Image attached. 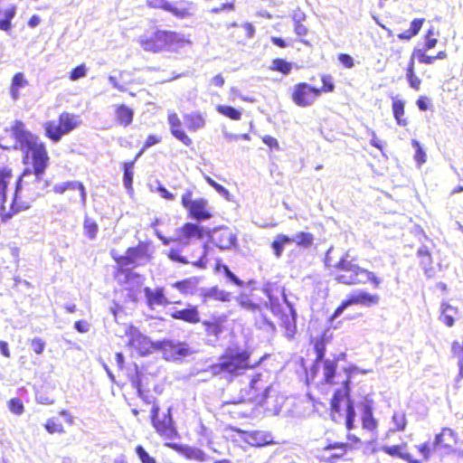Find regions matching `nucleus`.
Instances as JSON below:
<instances>
[{"mask_svg":"<svg viewBox=\"0 0 463 463\" xmlns=\"http://www.w3.org/2000/svg\"><path fill=\"white\" fill-rule=\"evenodd\" d=\"M10 132L16 147L22 152V161L31 169H25L22 178L26 181L25 189L30 195L43 196L49 191L51 182L43 178L50 165V156L44 142L31 132L22 120H14Z\"/></svg>","mask_w":463,"mask_h":463,"instance_id":"f257e3e1","label":"nucleus"},{"mask_svg":"<svg viewBox=\"0 0 463 463\" xmlns=\"http://www.w3.org/2000/svg\"><path fill=\"white\" fill-rule=\"evenodd\" d=\"M323 378L322 383L331 386L340 385L335 389L330 400V417L335 422L345 420L347 430L354 428L355 410L354 402L351 400V368H344L337 371L336 359H326L322 362Z\"/></svg>","mask_w":463,"mask_h":463,"instance_id":"f03ea898","label":"nucleus"},{"mask_svg":"<svg viewBox=\"0 0 463 463\" xmlns=\"http://www.w3.org/2000/svg\"><path fill=\"white\" fill-rule=\"evenodd\" d=\"M325 262L330 269V275L338 283L346 286L369 283L373 288H379L382 285L383 279L373 271L360 267L348 251L345 252L335 264L330 265L327 257Z\"/></svg>","mask_w":463,"mask_h":463,"instance_id":"7ed1b4c3","label":"nucleus"},{"mask_svg":"<svg viewBox=\"0 0 463 463\" xmlns=\"http://www.w3.org/2000/svg\"><path fill=\"white\" fill-rule=\"evenodd\" d=\"M261 356L258 361L251 362V352L241 347H227L220 355L218 362L211 365V372L215 376L233 379L248 370L258 367L266 358Z\"/></svg>","mask_w":463,"mask_h":463,"instance_id":"20e7f679","label":"nucleus"},{"mask_svg":"<svg viewBox=\"0 0 463 463\" xmlns=\"http://www.w3.org/2000/svg\"><path fill=\"white\" fill-rule=\"evenodd\" d=\"M110 255L118 266L116 275L123 274L125 283L134 281L142 284L143 277L139 273L125 268H137L149 263L153 260L154 250L150 241H139L136 246L128 247L124 255H119L115 250H111Z\"/></svg>","mask_w":463,"mask_h":463,"instance_id":"39448f33","label":"nucleus"},{"mask_svg":"<svg viewBox=\"0 0 463 463\" xmlns=\"http://www.w3.org/2000/svg\"><path fill=\"white\" fill-rule=\"evenodd\" d=\"M170 317L175 320H181L187 324L196 325L202 324L204 335L207 337L218 340L222 334L227 330V316L213 315L209 318L201 320L200 311L197 306L188 304L186 307L183 309H175L170 313Z\"/></svg>","mask_w":463,"mask_h":463,"instance_id":"423d86ee","label":"nucleus"},{"mask_svg":"<svg viewBox=\"0 0 463 463\" xmlns=\"http://www.w3.org/2000/svg\"><path fill=\"white\" fill-rule=\"evenodd\" d=\"M271 385L260 373H255L246 388L241 390V395L238 399H232L223 402L222 408H228L231 405L241 403H254L256 406H264L268 402Z\"/></svg>","mask_w":463,"mask_h":463,"instance_id":"0eeeda50","label":"nucleus"},{"mask_svg":"<svg viewBox=\"0 0 463 463\" xmlns=\"http://www.w3.org/2000/svg\"><path fill=\"white\" fill-rule=\"evenodd\" d=\"M320 81L322 83L320 88L311 86L307 82L295 84L290 95L292 101L298 107L306 108L311 106L321 94L335 91V85L332 75L321 74Z\"/></svg>","mask_w":463,"mask_h":463,"instance_id":"6e6552de","label":"nucleus"},{"mask_svg":"<svg viewBox=\"0 0 463 463\" xmlns=\"http://www.w3.org/2000/svg\"><path fill=\"white\" fill-rule=\"evenodd\" d=\"M81 121L79 115L69 111H62L57 119H50L43 124L44 137L51 142L59 143L63 137L80 127Z\"/></svg>","mask_w":463,"mask_h":463,"instance_id":"1a4fd4ad","label":"nucleus"},{"mask_svg":"<svg viewBox=\"0 0 463 463\" xmlns=\"http://www.w3.org/2000/svg\"><path fill=\"white\" fill-rule=\"evenodd\" d=\"M140 47L147 52L158 53L169 51L181 43L179 33L169 30H156L142 35L138 40Z\"/></svg>","mask_w":463,"mask_h":463,"instance_id":"9d476101","label":"nucleus"},{"mask_svg":"<svg viewBox=\"0 0 463 463\" xmlns=\"http://www.w3.org/2000/svg\"><path fill=\"white\" fill-rule=\"evenodd\" d=\"M269 299V309L279 318V326L284 329L287 338H294L297 333L296 312L293 307L284 298L282 302L275 301L270 296L269 289H265Z\"/></svg>","mask_w":463,"mask_h":463,"instance_id":"9b49d317","label":"nucleus"},{"mask_svg":"<svg viewBox=\"0 0 463 463\" xmlns=\"http://www.w3.org/2000/svg\"><path fill=\"white\" fill-rule=\"evenodd\" d=\"M160 407L154 402L150 412V420L156 434L165 442L180 439V434L173 420L171 410L168 409L165 413L159 414Z\"/></svg>","mask_w":463,"mask_h":463,"instance_id":"f8f14e48","label":"nucleus"},{"mask_svg":"<svg viewBox=\"0 0 463 463\" xmlns=\"http://www.w3.org/2000/svg\"><path fill=\"white\" fill-rule=\"evenodd\" d=\"M156 235L164 245L177 242L183 246H187L193 240L203 239L205 232L203 226L194 222H185L176 229L175 237H165L159 231H156Z\"/></svg>","mask_w":463,"mask_h":463,"instance_id":"ddd939ff","label":"nucleus"},{"mask_svg":"<svg viewBox=\"0 0 463 463\" xmlns=\"http://www.w3.org/2000/svg\"><path fill=\"white\" fill-rule=\"evenodd\" d=\"M25 184L26 181L24 180V178L19 177L17 179L14 196L11 203L10 210L5 211L4 207L1 209L0 216L2 222H6L14 214L28 210L31 205V202L39 197L30 195V194L26 192Z\"/></svg>","mask_w":463,"mask_h":463,"instance_id":"4468645a","label":"nucleus"},{"mask_svg":"<svg viewBox=\"0 0 463 463\" xmlns=\"http://www.w3.org/2000/svg\"><path fill=\"white\" fill-rule=\"evenodd\" d=\"M183 207L187 211L189 217L196 221H205L213 217L209 203L205 198H194L192 190H186L181 198Z\"/></svg>","mask_w":463,"mask_h":463,"instance_id":"2eb2a0df","label":"nucleus"},{"mask_svg":"<svg viewBox=\"0 0 463 463\" xmlns=\"http://www.w3.org/2000/svg\"><path fill=\"white\" fill-rule=\"evenodd\" d=\"M459 443L458 432L449 427H443L435 434L433 439V450L441 456H449L456 452Z\"/></svg>","mask_w":463,"mask_h":463,"instance_id":"dca6fc26","label":"nucleus"},{"mask_svg":"<svg viewBox=\"0 0 463 463\" xmlns=\"http://www.w3.org/2000/svg\"><path fill=\"white\" fill-rule=\"evenodd\" d=\"M380 302V297L377 294H371L369 292L361 290L349 294L341 304L335 309L333 314L329 317V321L333 322L337 318L345 308L354 305H361L365 307H371L378 305Z\"/></svg>","mask_w":463,"mask_h":463,"instance_id":"f3484780","label":"nucleus"},{"mask_svg":"<svg viewBox=\"0 0 463 463\" xmlns=\"http://www.w3.org/2000/svg\"><path fill=\"white\" fill-rule=\"evenodd\" d=\"M126 335L128 337V346L139 356H146L157 348L147 336L141 334L134 326H129Z\"/></svg>","mask_w":463,"mask_h":463,"instance_id":"a211bd4d","label":"nucleus"},{"mask_svg":"<svg viewBox=\"0 0 463 463\" xmlns=\"http://www.w3.org/2000/svg\"><path fill=\"white\" fill-rule=\"evenodd\" d=\"M346 445L343 442L329 441L323 448L317 449L316 458L321 463H338L345 460L348 453Z\"/></svg>","mask_w":463,"mask_h":463,"instance_id":"6ab92c4d","label":"nucleus"},{"mask_svg":"<svg viewBox=\"0 0 463 463\" xmlns=\"http://www.w3.org/2000/svg\"><path fill=\"white\" fill-rule=\"evenodd\" d=\"M234 430L241 435L243 442L253 448H262L278 443L269 431L261 430L248 431L241 429H235Z\"/></svg>","mask_w":463,"mask_h":463,"instance_id":"aec40b11","label":"nucleus"},{"mask_svg":"<svg viewBox=\"0 0 463 463\" xmlns=\"http://www.w3.org/2000/svg\"><path fill=\"white\" fill-rule=\"evenodd\" d=\"M74 423V417L67 410L60 411L57 415L49 418L44 429L49 434H64L66 426H71Z\"/></svg>","mask_w":463,"mask_h":463,"instance_id":"412c9836","label":"nucleus"},{"mask_svg":"<svg viewBox=\"0 0 463 463\" xmlns=\"http://www.w3.org/2000/svg\"><path fill=\"white\" fill-rule=\"evenodd\" d=\"M210 241L220 250H225L236 246L237 238L230 228L221 226L213 230Z\"/></svg>","mask_w":463,"mask_h":463,"instance_id":"4be33fe9","label":"nucleus"},{"mask_svg":"<svg viewBox=\"0 0 463 463\" xmlns=\"http://www.w3.org/2000/svg\"><path fill=\"white\" fill-rule=\"evenodd\" d=\"M165 12L172 14L175 18L184 20L194 16V4L192 1L180 0L176 5L164 0L158 6Z\"/></svg>","mask_w":463,"mask_h":463,"instance_id":"5701e85b","label":"nucleus"},{"mask_svg":"<svg viewBox=\"0 0 463 463\" xmlns=\"http://www.w3.org/2000/svg\"><path fill=\"white\" fill-rule=\"evenodd\" d=\"M167 122L170 128V132L175 138H176L178 141H180L183 145H184L187 147L193 146V140L184 131L182 120L180 119L176 112H168Z\"/></svg>","mask_w":463,"mask_h":463,"instance_id":"b1692460","label":"nucleus"},{"mask_svg":"<svg viewBox=\"0 0 463 463\" xmlns=\"http://www.w3.org/2000/svg\"><path fill=\"white\" fill-rule=\"evenodd\" d=\"M165 446L175 450L185 459L196 462H206L209 456L201 449L186 445H179L174 442H165Z\"/></svg>","mask_w":463,"mask_h":463,"instance_id":"393cba45","label":"nucleus"},{"mask_svg":"<svg viewBox=\"0 0 463 463\" xmlns=\"http://www.w3.org/2000/svg\"><path fill=\"white\" fill-rule=\"evenodd\" d=\"M144 293L146 297V306L153 309L156 306L166 307L170 304L180 305L181 301H170L165 293V288L163 287H157L155 289H151L150 288H145Z\"/></svg>","mask_w":463,"mask_h":463,"instance_id":"a878e982","label":"nucleus"},{"mask_svg":"<svg viewBox=\"0 0 463 463\" xmlns=\"http://www.w3.org/2000/svg\"><path fill=\"white\" fill-rule=\"evenodd\" d=\"M333 335L329 329H325L316 337H311L309 344L313 346L316 353L315 363L323 362L326 355V345L332 342Z\"/></svg>","mask_w":463,"mask_h":463,"instance_id":"bb28decb","label":"nucleus"},{"mask_svg":"<svg viewBox=\"0 0 463 463\" xmlns=\"http://www.w3.org/2000/svg\"><path fill=\"white\" fill-rule=\"evenodd\" d=\"M291 18L294 24V33L299 37V42L307 46H310V42L304 38L309 32L307 26L304 24L307 19L306 14L300 8H297L294 10Z\"/></svg>","mask_w":463,"mask_h":463,"instance_id":"cd10ccee","label":"nucleus"},{"mask_svg":"<svg viewBox=\"0 0 463 463\" xmlns=\"http://www.w3.org/2000/svg\"><path fill=\"white\" fill-rule=\"evenodd\" d=\"M166 256L169 260H171L174 262H177L184 265L191 263L187 257L183 254L182 250L178 248L170 249L167 251ZM207 263L208 260L206 257V253L202 255L196 261H192V265L201 269L206 268Z\"/></svg>","mask_w":463,"mask_h":463,"instance_id":"c85d7f7f","label":"nucleus"},{"mask_svg":"<svg viewBox=\"0 0 463 463\" xmlns=\"http://www.w3.org/2000/svg\"><path fill=\"white\" fill-rule=\"evenodd\" d=\"M407 444L384 446L382 450L391 457H397L407 463H422L421 460L414 458L411 453L406 451Z\"/></svg>","mask_w":463,"mask_h":463,"instance_id":"c756f323","label":"nucleus"},{"mask_svg":"<svg viewBox=\"0 0 463 463\" xmlns=\"http://www.w3.org/2000/svg\"><path fill=\"white\" fill-rule=\"evenodd\" d=\"M50 191H51V189L49 188L48 193ZM52 191L55 194H63L67 191H78L81 202L85 203V201H86L87 194H86L85 187L82 184V183H80V182L69 181V182H65V183L57 184L52 186Z\"/></svg>","mask_w":463,"mask_h":463,"instance_id":"7c9ffc66","label":"nucleus"},{"mask_svg":"<svg viewBox=\"0 0 463 463\" xmlns=\"http://www.w3.org/2000/svg\"><path fill=\"white\" fill-rule=\"evenodd\" d=\"M5 156L0 154V197L2 201H5L6 198L7 186L13 178V171L11 167L5 164Z\"/></svg>","mask_w":463,"mask_h":463,"instance_id":"2f4dec72","label":"nucleus"},{"mask_svg":"<svg viewBox=\"0 0 463 463\" xmlns=\"http://www.w3.org/2000/svg\"><path fill=\"white\" fill-rule=\"evenodd\" d=\"M115 121L119 126L127 128L130 126L134 119V109L126 104L115 106Z\"/></svg>","mask_w":463,"mask_h":463,"instance_id":"473e14b6","label":"nucleus"},{"mask_svg":"<svg viewBox=\"0 0 463 463\" xmlns=\"http://www.w3.org/2000/svg\"><path fill=\"white\" fill-rule=\"evenodd\" d=\"M361 420L364 430L371 432H374L377 430L378 421L373 417V406L370 402H366L363 404Z\"/></svg>","mask_w":463,"mask_h":463,"instance_id":"72a5a7b5","label":"nucleus"},{"mask_svg":"<svg viewBox=\"0 0 463 463\" xmlns=\"http://www.w3.org/2000/svg\"><path fill=\"white\" fill-rule=\"evenodd\" d=\"M162 348L165 352H170L172 358H177L180 356H186L191 354V351L185 343H173L170 341L164 342Z\"/></svg>","mask_w":463,"mask_h":463,"instance_id":"f704fd0d","label":"nucleus"},{"mask_svg":"<svg viewBox=\"0 0 463 463\" xmlns=\"http://www.w3.org/2000/svg\"><path fill=\"white\" fill-rule=\"evenodd\" d=\"M424 49H415L411 59H417L420 63L432 64L436 60H444L448 57L446 51H439L435 56L426 54Z\"/></svg>","mask_w":463,"mask_h":463,"instance_id":"c9c22d12","label":"nucleus"},{"mask_svg":"<svg viewBox=\"0 0 463 463\" xmlns=\"http://www.w3.org/2000/svg\"><path fill=\"white\" fill-rule=\"evenodd\" d=\"M29 85L28 80L23 72H16L11 80L10 84V96L14 100L20 97L19 90Z\"/></svg>","mask_w":463,"mask_h":463,"instance_id":"e433bc0d","label":"nucleus"},{"mask_svg":"<svg viewBox=\"0 0 463 463\" xmlns=\"http://www.w3.org/2000/svg\"><path fill=\"white\" fill-rule=\"evenodd\" d=\"M392 111L397 125L406 127L408 119L405 118V102L402 99H392Z\"/></svg>","mask_w":463,"mask_h":463,"instance_id":"4c0bfd02","label":"nucleus"},{"mask_svg":"<svg viewBox=\"0 0 463 463\" xmlns=\"http://www.w3.org/2000/svg\"><path fill=\"white\" fill-rule=\"evenodd\" d=\"M184 122L189 131L195 132L205 126V118L200 112H193L184 116Z\"/></svg>","mask_w":463,"mask_h":463,"instance_id":"58836bf2","label":"nucleus"},{"mask_svg":"<svg viewBox=\"0 0 463 463\" xmlns=\"http://www.w3.org/2000/svg\"><path fill=\"white\" fill-rule=\"evenodd\" d=\"M292 242L293 240L288 235L283 233L277 234L270 243L274 256L279 259L284 252L285 246Z\"/></svg>","mask_w":463,"mask_h":463,"instance_id":"ea45409f","label":"nucleus"},{"mask_svg":"<svg viewBox=\"0 0 463 463\" xmlns=\"http://www.w3.org/2000/svg\"><path fill=\"white\" fill-rule=\"evenodd\" d=\"M425 23L424 18H415L411 21L410 28L406 31H403L398 33L397 37L400 40L409 41L414 36H416L420 31L421 30L423 24Z\"/></svg>","mask_w":463,"mask_h":463,"instance_id":"a19ab883","label":"nucleus"},{"mask_svg":"<svg viewBox=\"0 0 463 463\" xmlns=\"http://www.w3.org/2000/svg\"><path fill=\"white\" fill-rule=\"evenodd\" d=\"M239 306L250 311L251 314L254 311H260V309H269V301L264 303H255L248 296L241 295L238 299Z\"/></svg>","mask_w":463,"mask_h":463,"instance_id":"79ce46f5","label":"nucleus"},{"mask_svg":"<svg viewBox=\"0 0 463 463\" xmlns=\"http://www.w3.org/2000/svg\"><path fill=\"white\" fill-rule=\"evenodd\" d=\"M266 309H260V311H254L252 320L256 327L260 329H275L274 324L268 318L265 314Z\"/></svg>","mask_w":463,"mask_h":463,"instance_id":"37998d69","label":"nucleus"},{"mask_svg":"<svg viewBox=\"0 0 463 463\" xmlns=\"http://www.w3.org/2000/svg\"><path fill=\"white\" fill-rule=\"evenodd\" d=\"M293 242L299 248L308 249L314 245L315 237L308 232H298L291 237Z\"/></svg>","mask_w":463,"mask_h":463,"instance_id":"c03bdc74","label":"nucleus"},{"mask_svg":"<svg viewBox=\"0 0 463 463\" xmlns=\"http://www.w3.org/2000/svg\"><path fill=\"white\" fill-rule=\"evenodd\" d=\"M203 298L204 300L213 299L221 302H228L231 299V294L227 291L220 289L217 286H215L207 289L203 294Z\"/></svg>","mask_w":463,"mask_h":463,"instance_id":"a18cd8bd","label":"nucleus"},{"mask_svg":"<svg viewBox=\"0 0 463 463\" xmlns=\"http://www.w3.org/2000/svg\"><path fill=\"white\" fill-rule=\"evenodd\" d=\"M197 279L195 278H188L175 281L172 287L179 290L184 295L193 294L195 291Z\"/></svg>","mask_w":463,"mask_h":463,"instance_id":"49530a36","label":"nucleus"},{"mask_svg":"<svg viewBox=\"0 0 463 463\" xmlns=\"http://www.w3.org/2000/svg\"><path fill=\"white\" fill-rule=\"evenodd\" d=\"M417 256L419 258L420 265L425 272H429L432 269L433 260L430 250L427 246H421L417 251Z\"/></svg>","mask_w":463,"mask_h":463,"instance_id":"de8ad7c7","label":"nucleus"},{"mask_svg":"<svg viewBox=\"0 0 463 463\" xmlns=\"http://www.w3.org/2000/svg\"><path fill=\"white\" fill-rule=\"evenodd\" d=\"M406 78L411 89L419 90L421 80L415 74V63L413 59H410L406 68Z\"/></svg>","mask_w":463,"mask_h":463,"instance_id":"09e8293b","label":"nucleus"},{"mask_svg":"<svg viewBox=\"0 0 463 463\" xmlns=\"http://www.w3.org/2000/svg\"><path fill=\"white\" fill-rule=\"evenodd\" d=\"M137 159H136V156L132 161L124 162L122 165L123 167V182L124 185L127 189H132V184H133V176H134V165Z\"/></svg>","mask_w":463,"mask_h":463,"instance_id":"8fccbe9b","label":"nucleus"},{"mask_svg":"<svg viewBox=\"0 0 463 463\" xmlns=\"http://www.w3.org/2000/svg\"><path fill=\"white\" fill-rule=\"evenodd\" d=\"M292 63L282 58L273 59L269 70L272 71H278L283 75H288L292 71Z\"/></svg>","mask_w":463,"mask_h":463,"instance_id":"3c124183","label":"nucleus"},{"mask_svg":"<svg viewBox=\"0 0 463 463\" xmlns=\"http://www.w3.org/2000/svg\"><path fill=\"white\" fill-rule=\"evenodd\" d=\"M457 313V308L449 304L443 302L441 304L440 320L449 327L454 325L453 314Z\"/></svg>","mask_w":463,"mask_h":463,"instance_id":"603ef678","label":"nucleus"},{"mask_svg":"<svg viewBox=\"0 0 463 463\" xmlns=\"http://www.w3.org/2000/svg\"><path fill=\"white\" fill-rule=\"evenodd\" d=\"M216 110L232 120H240L242 115L241 110L229 105H218Z\"/></svg>","mask_w":463,"mask_h":463,"instance_id":"864d4df0","label":"nucleus"},{"mask_svg":"<svg viewBox=\"0 0 463 463\" xmlns=\"http://www.w3.org/2000/svg\"><path fill=\"white\" fill-rule=\"evenodd\" d=\"M16 13V6L14 5L8 7L4 13V18H0V30L8 32L12 27V19Z\"/></svg>","mask_w":463,"mask_h":463,"instance_id":"5fc2aeb1","label":"nucleus"},{"mask_svg":"<svg viewBox=\"0 0 463 463\" xmlns=\"http://www.w3.org/2000/svg\"><path fill=\"white\" fill-rule=\"evenodd\" d=\"M451 355L458 359L460 376H463V341H453L451 343Z\"/></svg>","mask_w":463,"mask_h":463,"instance_id":"6e6d98bb","label":"nucleus"},{"mask_svg":"<svg viewBox=\"0 0 463 463\" xmlns=\"http://www.w3.org/2000/svg\"><path fill=\"white\" fill-rule=\"evenodd\" d=\"M83 229L85 235L89 239L93 240L99 232V225L93 219L86 217L83 222Z\"/></svg>","mask_w":463,"mask_h":463,"instance_id":"4d7b16f0","label":"nucleus"},{"mask_svg":"<svg viewBox=\"0 0 463 463\" xmlns=\"http://www.w3.org/2000/svg\"><path fill=\"white\" fill-rule=\"evenodd\" d=\"M438 33L435 32L434 27H430L428 29L424 35V43H423V49L424 51H429L433 49L437 43H438V38H437Z\"/></svg>","mask_w":463,"mask_h":463,"instance_id":"13d9d810","label":"nucleus"},{"mask_svg":"<svg viewBox=\"0 0 463 463\" xmlns=\"http://www.w3.org/2000/svg\"><path fill=\"white\" fill-rule=\"evenodd\" d=\"M161 141H162V137L160 136L155 135V134L148 135L146 137L145 142L143 143L142 147L140 148V150L136 155V159H138V157L141 156L143 155V153L146 149H148L149 147H151L153 146H156V145L161 143Z\"/></svg>","mask_w":463,"mask_h":463,"instance_id":"bf43d9fd","label":"nucleus"},{"mask_svg":"<svg viewBox=\"0 0 463 463\" xmlns=\"http://www.w3.org/2000/svg\"><path fill=\"white\" fill-rule=\"evenodd\" d=\"M217 271H222L224 275L236 286L242 287L244 285L243 281L239 279L233 272L231 271L229 267L225 264H217L215 267Z\"/></svg>","mask_w":463,"mask_h":463,"instance_id":"052dcab7","label":"nucleus"},{"mask_svg":"<svg viewBox=\"0 0 463 463\" xmlns=\"http://www.w3.org/2000/svg\"><path fill=\"white\" fill-rule=\"evenodd\" d=\"M416 449L422 456V459L420 460L422 462L428 461L430 458L432 452L434 451L433 443L430 444L428 441L422 442L416 446Z\"/></svg>","mask_w":463,"mask_h":463,"instance_id":"680f3d73","label":"nucleus"},{"mask_svg":"<svg viewBox=\"0 0 463 463\" xmlns=\"http://www.w3.org/2000/svg\"><path fill=\"white\" fill-rule=\"evenodd\" d=\"M392 421L397 431H403L407 426L406 416L403 412L393 413Z\"/></svg>","mask_w":463,"mask_h":463,"instance_id":"e2e57ef3","label":"nucleus"},{"mask_svg":"<svg viewBox=\"0 0 463 463\" xmlns=\"http://www.w3.org/2000/svg\"><path fill=\"white\" fill-rule=\"evenodd\" d=\"M87 74V67L84 63H81L75 68H73L69 74V78L71 80H78L79 79H81L85 77Z\"/></svg>","mask_w":463,"mask_h":463,"instance_id":"0e129e2a","label":"nucleus"},{"mask_svg":"<svg viewBox=\"0 0 463 463\" xmlns=\"http://www.w3.org/2000/svg\"><path fill=\"white\" fill-rule=\"evenodd\" d=\"M346 439H347V441L346 442H343V444L346 445V447H347L346 450L348 452L352 451L354 449H356L362 444L361 439L358 438L357 436H355L354 434H352V433H347Z\"/></svg>","mask_w":463,"mask_h":463,"instance_id":"69168bd1","label":"nucleus"},{"mask_svg":"<svg viewBox=\"0 0 463 463\" xmlns=\"http://www.w3.org/2000/svg\"><path fill=\"white\" fill-rule=\"evenodd\" d=\"M137 455L138 456L141 463H156V459L150 456L143 446L137 445L135 449Z\"/></svg>","mask_w":463,"mask_h":463,"instance_id":"338daca9","label":"nucleus"},{"mask_svg":"<svg viewBox=\"0 0 463 463\" xmlns=\"http://www.w3.org/2000/svg\"><path fill=\"white\" fill-rule=\"evenodd\" d=\"M8 408L13 413H14L16 415L22 414L24 411V403H23L22 400L17 397L12 398L8 402Z\"/></svg>","mask_w":463,"mask_h":463,"instance_id":"774afa93","label":"nucleus"}]
</instances>
